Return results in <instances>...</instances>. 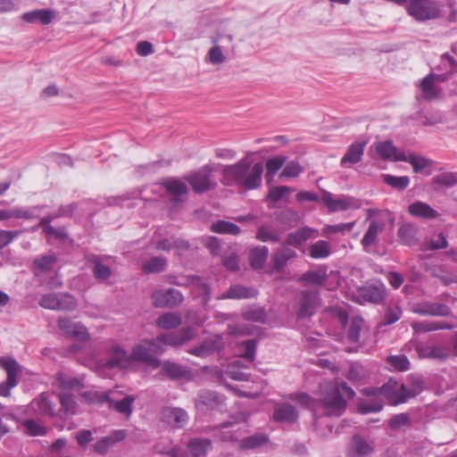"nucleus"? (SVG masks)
<instances>
[{
  "label": "nucleus",
  "instance_id": "obj_1",
  "mask_svg": "<svg viewBox=\"0 0 457 457\" xmlns=\"http://www.w3.org/2000/svg\"><path fill=\"white\" fill-rule=\"evenodd\" d=\"M263 167L261 162L251 166L247 159L235 164L226 165L222 170V184L225 186L242 185L246 189H254L262 184Z\"/></svg>",
  "mask_w": 457,
  "mask_h": 457
},
{
  "label": "nucleus",
  "instance_id": "obj_2",
  "mask_svg": "<svg viewBox=\"0 0 457 457\" xmlns=\"http://www.w3.org/2000/svg\"><path fill=\"white\" fill-rule=\"evenodd\" d=\"M345 395L349 399L355 396V392L346 382H337L334 386H327L320 396V403L326 416H341L347 406L344 398Z\"/></svg>",
  "mask_w": 457,
  "mask_h": 457
},
{
  "label": "nucleus",
  "instance_id": "obj_3",
  "mask_svg": "<svg viewBox=\"0 0 457 457\" xmlns=\"http://www.w3.org/2000/svg\"><path fill=\"white\" fill-rule=\"evenodd\" d=\"M195 337L194 328L187 327L176 332L162 333L155 338L146 340L145 342L152 346L154 353H162L167 347L181 346Z\"/></svg>",
  "mask_w": 457,
  "mask_h": 457
},
{
  "label": "nucleus",
  "instance_id": "obj_4",
  "mask_svg": "<svg viewBox=\"0 0 457 457\" xmlns=\"http://www.w3.org/2000/svg\"><path fill=\"white\" fill-rule=\"evenodd\" d=\"M215 170V166L208 163L187 175L185 179L189 183L195 193L202 194L216 187L217 183L212 176Z\"/></svg>",
  "mask_w": 457,
  "mask_h": 457
},
{
  "label": "nucleus",
  "instance_id": "obj_5",
  "mask_svg": "<svg viewBox=\"0 0 457 457\" xmlns=\"http://www.w3.org/2000/svg\"><path fill=\"white\" fill-rule=\"evenodd\" d=\"M403 383H400L393 378H390L382 386L378 388H365L363 393L370 395H377L378 394L383 395L390 404L398 405L406 403V397L403 393Z\"/></svg>",
  "mask_w": 457,
  "mask_h": 457
},
{
  "label": "nucleus",
  "instance_id": "obj_6",
  "mask_svg": "<svg viewBox=\"0 0 457 457\" xmlns=\"http://www.w3.org/2000/svg\"><path fill=\"white\" fill-rule=\"evenodd\" d=\"M386 296V289L385 285L378 281L368 282L365 285L359 287L355 292L356 302L360 303H380Z\"/></svg>",
  "mask_w": 457,
  "mask_h": 457
},
{
  "label": "nucleus",
  "instance_id": "obj_7",
  "mask_svg": "<svg viewBox=\"0 0 457 457\" xmlns=\"http://www.w3.org/2000/svg\"><path fill=\"white\" fill-rule=\"evenodd\" d=\"M407 12L418 21L436 19L440 14L439 8L433 0H410Z\"/></svg>",
  "mask_w": 457,
  "mask_h": 457
},
{
  "label": "nucleus",
  "instance_id": "obj_8",
  "mask_svg": "<svg viewBox=\"0 0 457 457\" xmlns=\"http://www.w3.org/2000/svg\"><path fill=\"white\" fill-rule=\"evenodd\" d=\"M38 304L49 310L72 311L76 308L77 303L73 296L62 293H48L41 296Z\"/></svg>",
  "mask_w": 457,
  "mask_h": 457
},
{
  "label": "nucleus",
  "instance_id": "obj_9",
  "mask_svg": "<svg viewBox=\"0 0 457 457\" xmlns=\"http://www.w3.org/2000/svg\"><path fill=\"white\" fill-rule=\"evenodd\" d=\"M0 367L7 373L6 380L0 384V396L7 397L10 391L18 384L17 376L21 371V366L12 357L0 358Z\"/></svg>",
  "mask_w": 457,
  "mask_h": 457
},
{
  "label": "nucleus",
  "instance_id": "obj_10",
  "mask_svg": "<svg viewBox=\"0 0 457 457\" xmlns=\"http://www.w3.org/2000/svg\"><path fill=\"white\" fill-rule=\"evenodd\" d=\"M153 305L157 308H173L179 305L183 300V295L175 288L156 290L151 295Z\"/></svg>",
  "mask_w": 457,
  "mask_h": 457
},
{
  "label": "nucleus",
  "instance_id": "obj_11",
  "mask_svg": "<svg viewBox=\"0 0 457 457\" xmlns=\"http://www.w3.org/2000/svg\"><path fill=\"white\" fill-rule=\"evenodd\" d=\"M320 200L330 212L346 211L350 208L359 209L361 206L359 201L353 197L342 195L335 198L330 192L325 190L322 191Z\"/></svg>",
  "mask_w": 457,
  "mask_h": 457
},
{
  "label": "nucleus",
  "instance_id": "obj_12",
  "mask_svg": "<svg viewBox=\"0 0 457 457\" xmlns=\"http://www.w3.org/2000/svg\"><path fill=\"white\" fill-rule=\"evenodd\" d=\"M188 420L187 412L180 407L166 406L161 411V421L173 429L184 428Z\"/></svg>",
  "mask_w": 457,
  "mask_h": 457
},
{
  "label": "nucleus",
  "instance_id": "obj_13",
  "mask_svg": "<svg viewBox=\"0 0 457 457\" xmlns=\"http://www.w3.org/2000/svg\"><path fill=\"white\" fill-rule=\"evenodd\" d=\"M83 396L88 397L89 401H94L92 396H95L97 397L99 402H107L110 408L127 417H129L132 413V404L135 402V398L131 395H127L120 401H113L108 395H98L96 393L92 392H85Z\"/></svg>",
  "mask_w": 457,
  "mask_h": 457
},
{
  "label": "nucleus",
  "instance_id": "obj_14",
  "mask_svg": "<svg viewBox=\"0 0 457 457\" xmlns=\"http://www.w3.org/2000/svg\"><path fill=\"white\" fill-rule=\"evenodd\" d=\"M320 303V298L317 291L306 290L301 294L300 307L297 316L300 319L312 316Z\"/></svg>",
  "mask_w": 457,
  "mask_h": 457
},
{
  "label": "nucleus",
  "instance_id": "obj_15",
  "mask_svg": "<svg viewBox=\"0 0 457 457\" xmlns=\"http://www.w3.org/2000/svg\"><path fill=\"white\" fill-rule=\"evenodd\" d=\"M414 313L423 316L446 317L451 314L448 305L434 302L418 303L412 307Z\"/></svg>",
  "mask_w": 457,
  "mask_h": 457
},
{
  "label": "nucleus",
  "instance_id": "obj_16",
  "mask_svg": "<svg viewBox=\"0 0 457 457\" xmlns=\"http://www.w3.org/2000/svg\"><path fill=\"white\" fill-rule=\"evenodd\" d=\"M58 328L70 337L85 341L88 338V332L85 326L79 322H74L68 318H60Z\"/></svg>",
  "mask_w": 457,
  "mask_h": 457
},
{
  "label": "nucleus",
  "instance_id": "obj_17",
  "mask_svg": "<svg viewBox=\"0 0 457 457\" xmlns=\"http://www.w3.org/2000/svg\"><path fill=\"white\" fill-rule=\"evenodd\" d=\"M105 365L112 369H126L131 365L130 353L119 345H114L108 351V359Z\"/></svg>",
  "mask_w": 457,
  "mask_h": 457
},
{
  "label": "nucleus",
  "instance_id": "obj_18",
  "mask_svg": "<svg viewBox=\"0 0 457 457\" xmlns=\"http://www.w3.org/2000/svg\"><path fill=\"white\" fill-rule=\"evenodd\" d=\"M223 38L226 39L229 44H231L233 41V36L231 34L224 36L220 33H219L216 37H212L211 39V42L214 46L208 51L206 59L212 64H221L226 61V58L221 50V46L219 45Z\"/></svg>",
  "mask_w": 457,
  "mask_h": 457
},
{
  "label": "nucleus",
  "instance_id": "obj_19",
  "mask_svg": "<svg viewBox=\"0 0 457 457\" xmlns=\"http://www.w3.org/2000/svg\"><path fill=\"white\" fill-rule=\"evenodd\" d=\"M296 257L297 253L295 250L282 244L271 256L272 267L276 271H282L287 262Z\"/></svg>",
  "mask_w": 457,
  "mask_h": 457
},
{
  "label": "nucleus",
  "instance_id": "obj_20",
  "mask_svg": "<svg viewBox=\"0 0 457 457\" xmlns=\"http://www.w3.org/2000/svg\"><path fill=\"white\" fill-rule=\"evenodd\" d=\"M151 351L153 352L152 348L149 349L140 344L136 345L132 348V352L130 353L131 363L135 361H137L152 368L159 367L161 365V361L154 356L151 353Z\"/></svg>",
  "mask_w": 457,
  "mask_h": 457
},
{
  "label": "nucleus",
  "instance_id": "obj_21",
  "mask_svg": "<svg viewBox=\"0 0 457 457\" xmlns=\"http://www.w3.org/2000/svg\"><path fill=\"white\" fill-rule=\"evenodd\" d=\"M366 144V141H356L349 145L340 161V165L345 168L358 163L361 160Z\"/></svg>",
  "mask_w": 457,
  "mask_h": 457
},
{
  "label": "nucleus",
  "instance_id": "obj_22",
  "mask_svg": "<svg viewBox=\"0 0 457 457\" xmlns=\"http://www.w3.org/2000/svg\"><path fill=\"white\" fill-rule=\"evenodd\" d=\"M273 419L277 422L293 423L297 420L295 408L288 403H277L274 406Z\"/></svg>",
  "mask_w": 457,
  "mask_h": 457
},
{
  "label": "nucleus",
  "instance_id": "obj_23",
  "mask_svg": "<svg viewBox=\"0 0 457 457\" xmlns=\"http://www.w3.org/2000/svg\"><path fill=\"white\" fill-rule=\"evenodd\" d=\"M167 192L172 196L175 203L182 202V196L187 195L188 188L185 182L179 179L170 178L162 182Z\"/></svg>",
  "mask_w": 457,
  "mask_h": 457
},
{
  "label": "nucleus",
  "instance_id": "obj_24",
  "mask_svg": "<svg viewBox=\"0 0 457 457\" xmlns=\"http://www.w3.org/2000/svg\"><path fill=\"white\" fill-rule=\"evenodd\" d=\"M415 349L420 358L444 361L448 357L447 351L445 348L437 345H430L419 343L416 345Z\"/></svg>",
  "mask_w": 457,
  "mask_h": 457
},
{
  "label": "nucleus",
  "instance_id": "obj_25",
  "mask_svg": "<svg viewBox=\"0 0 457 457\" xmlns=\"http://www.w3.org/2000/svg\"><path fill=\"white\" fill-rule=\"evenodd\" d=\"M221 347V340L219 337L204 340L201 345L190 348L187 352L200 358H205L213 354Z\"/></svg>",
  "mask_w": 457,
  "mask_h": 457
},
{
  "label": "nucleus",
  "instance_id": "obj_26",
  "mask_svg": "<svg viewBox=\"0 0 457 457\" xmlns=\"http://www.w3.org/2000/svg\"><path fill=\"white\" fill-rule=\"evenodd\" d=\"M55 16V12L51 9H37L23 13L22 20L28 23L39 22L42 25L50 24Z\"/></svg>",
  "mask_w": 457,
  "mask_h": 457
},
{
  "label": "nucleus",
  "instance_id": "obj_27",
  "mask_svg": "<svg viewBox=\"0 0 457 457\" xmlns=\"http://www.w3.org/2000/svg\"><path fill=\"white\" fill-rule=\"evenodd\" d=\"M105 258L107 257L94 253H88L86 255L87 262L94 264L92 271L95 278L100 280L108 279L112 275L111 269L103 263V261Z\"/></svg>",
  "mask_w": 457,
  "mask_h": 457
},
{
  "label": "nucleus",
  "instance_id": "obj_28",
  "mask_svg": "<svg viewBox=\"0 0 457 457\" xmlns=\"http://www.w3.org/2000/svg\"><path fill=\"white\" fill-rule=\"evenodd\" d=\"M409 213L417 218L434 220L439 216L437 211L433 209L429 204L416 201L411 204L408 207Z\"/></svg>",
  "mask_w": 457,
  "mask_h": 457
},
{
  "label": "nucleus",
  "instance_id": "obj_29",
  "mask_svg": "<svg viewBox=\"0 0 457 457\" xmlns=\"http://www.w3.org/2000/svg\"><path fill=\"white\" fill-rule=\"evenodd\" d=\"M314 232L315 230L309 227L301 228L294 232L289 233L283 244L288 247H300L308 239L312 237V234Z\"/></svg>",
  "mask_w": 457,
  "mask_h": 457
},
{
  "label": "nucleus",
  "instance_id": "obj_30",
  "mask_svg": "<svg viewBox=\"0 0 457 457\" xmlns=\"http://www.w3.org/2000/svg\"><path fill=\"white\" fill-rule=\"evenodd\" d=\"M160 366L161 373L170 379H179L186 378L190 374L187 368L176 362L166 361L163 363L161 362Z\"/></svg>",
  "mask_w": 457,
  "mask_h": 457
},
{
  "label": "nucleus",
  "instance_id": "obj_31",
  "mask_svg": "<svg viewBox=\"0 0 457 457\" xmlns=\"http://www.w3.org/2000/svg\"><path fill=\"white\" fill-rule=\"evenodd\" d=\"M212 447V444L209 438L194 437L187 444L188 451L193 457H205Z\"/></svg>",
  "mask_w": 457,
  "mask_h": 457
},
{
  "label": "nucleus",
  "instance_id": "obj_32",
  "mask_svg": "<svg viewBox=\"0 0 457 457\" xmlns=\"http://www.w3.org/2000/svg\"><path fill=\"white\" fill-rule=\"evenodd\" d=\"M31 408L41 415L54 416V404L51 401L50 396L45 393L41 394L38 397L34 399L31 403Z\"/></svg>",
  "mask_w": 457,
  "mask_h": 457
},
{
  "label": "nucleus",
  "instance_id": "obj_33",
  "mask_svg": "<svg viewBox=\"0 0 457 457\" xmlns=\"http://www.w3.org/2000/svg\"><path fill=\"white\" fill-rule=\"evenodd\" d=\"M396 162H409L415 173L421 172L424 169L429 167L432 162L429 159L421 155H418L414 153H411L409 155H406L405 154H399L396 157Z\"/></svg>",
  "mask_w": 457,
  "mask_h": 457
},
{
  "label": "nucleus",
  "instance_id": "obj_34",
  "mask_svg": "<svg viewBox=\"0 0 457 457\" xmlns=\"http://www.w3.org/2000/svg\"><path fill=\"white\" fill-rule=\"evenodd\" d=\"M257 291L252 287H246L241 285H233L228 291L222 294L219 299H246L254 297Z\"/></svg>",
  "mask_w": 457,
  "mask_h": 457
},
{
  "label": "nucleus",
  "instance_id": "obj_35",
  "mask_svg": "<svg viewBox=\"0 0 457 457\" xmlns=\"http://www.w3.org/2000/svg\"><path fill=\"white\" fill-rule=\"evenodd\" d=\"M373 453V446L360 436H354L349 457H369Z\"/></svg>",
  "mask_w": 457,
  "mask_h": 457
},
{
  "label": "nucleus",
  "instance_id": "obj_36",
  "mask_svg": "<svg viewBox=\"0 0 457 457\" xmlns=\"http://www.w3.org/2000/svg\"><path fill=\"white\" fill-rule=\"evenodd\" d=\"M411 326L414 332L418 334L440 329H451L453 328L451 324L436 320L414 321Z\"/></svg>",
  "mask_w": 457,
  "mask_h": 457
},
{
  "label": "nucleus",
  "instance_id": "obj_37",
  "mask_svg": "<svg viewBox=\"0 0 457 457\" xmlns=\"http://www.w3.org/2000/svg\"><path fill=\"white\" fill-rule=\"evenodd\" d=\"M223 403L222 397L216 392L203 390L201 391L196 398V405L205 406L208 409L218 408Z\"/></svg>",
  "mask_w": 457,
  "mask_h": 457
},
{
  "label": "nucleus",
  "instance_id": "obj_38",
  "mask_svg": "<svg viewBox=\"0 0 457 457\" xmlns=\"http://www.w3.org/2000/svg\"><path fill=\"white\" fill-rule=\"evenodd\" d=\"M168 261L163 256H153L141 264V270L145 274L161 273L167 268Z\"/></svg>",
  "mask_w": 457,
  "mask_h": 457
},
{
  "label": "nucleus",
  "instance_id": "obj_39",
  "mask_svg": "<svg viewBox=\"0 0 457 457\" xmlns=\"http://www.w3.org/2000/svg\"><path fill=\"white\" fill-rule=\"evenodd\" d=\"M403 386L407 402L409 399L419 395L424 390L425 385L420 376H411L406 383H403Z\"/></svg>",
  "mask_w": 457,
  "mask_h": 457
},
{
  "label": "nucleus",
  "instance_id": "obj_40",
  "mask_svg": "<svg viewBox=\"0 0 457 457\" xmlns=\"http://www.w3.org/2000/svg\"><path fill=\"white\" fill-rule=\"evenodd\" d=\"M182 323L181 315L179 312H169L162 314L156 320V325L162 329L179 328Z\"/></svg>",
  "mask_w": 457,
  "mask_h": 457
},
{
  "label": "nucleus",
  "instance_id": "obj_41",
  "mask_svg": "<svg viewBox=\"0 0 457 457\" xmlns=\"http://www.w3.org/2000/svg\"><path fill=\"white\" fill-rule=\"evenodd\" d=\"M385 224L383 221L371 220L369 228L361 239V245L366 249L376 242L378 235L384 230Z\"/></svg>",
  "mask_w": 457,
  "mask_h": 457
},
{
  "label": "nucleus",
  "instance_id": "obj_42",
  "mask_svg": "<svg viewBox=\"0 0 457 457\" xmlns=\"http://www.w3.org/2000/svg\"><path fill=\"white\" fill-rule=\"evenodd\" d=\"M327 279L328 274L326 268H320L317 270H311L303 273L299 280L305 284L321 287L326 283Z\"/></svg>",
  "mask_w": 457,
  "mask_h": 457
},
{
  "label": "nucleus",
  "instance_id": "obj_43",
  "mask_svg": "<svg viewBox=\"0 0 457 457\" xmlns=\"http://www.w3.org/2000/svg\"><path fill=\"white\" fill-rule=\"evenodd\" d=\"M420 88L422 92V97L425 100H433L439 98L442 95L441 89L436 87V84L433 82L432 77L427 75L420 82Z\"/></svg>",
  "mask_w": 457,
  "mask_h": 457
},
{
  "label": "nucleus",
  "instance_id": "obj_44",
  "mask_svg": "<svg viewBox=\"0 0 457 457\" xmlns=\"http://www.w3.org/2000/svg\"><path fill=\"white\" fill-rule=\"evenodd\" d=\"M377 154L385 160L396 161L399 154H403L404 152L398 151L391 141H383L376 145Z\"/></svg>",
  "mask_w": 457,
  "mask_h": 457
},
{
  "label": "nucleus",
  "instance_id": "obj_45",
  "mask_svg": "<svg viewBox=\"0 0 457 457\" xmlns=\"http://www.w3.org/2000/svg\"><path fill=\"white\" fill-rule=\"evenodd\" d=\"M269 249L267 246H257L250 253L249 259L251 266L255 269H262L268 258Z\"/></svg>",
  "mask_w": 457,
  "mask_h": 457
},
{
  "label": "nucleus",
  "instance_id": "obj_46",
  "mask_svg": "<svg viewBox=\"0 0 457 457\" xmlns=\"http://www.w3.org/2000/svg\"><path fill=\"white\" fill-rule=\"evenodd\" d=\"M269 440L267 435L262 433L254 434L240 440L239 446L243 450L254 449L266 444Z\"/></svg>",
  "mask_w": 457,
  "mask_h": 457
},
{
  "label": "nucleus",
  "instance_id": "obj_47",
  "mask_svg": "<svg viewBox=\"0 0 457 457\" xmlns=\"http://www.w3.org/2000/svg\"><path fill=\"white\" fill-rule=\"evenodd\" d=\"M331 253L330 245L325 240H319L309 246V255L312 259H325Z\"/></svg>",
  "mask_w": 457,
  "mask_h": 457
},
{
  "label": "nucleus",
  "instance_id": "obj_48",
  "mask_svg": "<svg viewBox=\"0 0 457 457\" xmlns=\"http://www.w3.org/2000/svg\"><path fill=\"white\" fill-rule=\"evenodd\" d=\"M211 229L218 234L237 236L240 233V228L236 223L222 220L213 222L211 226Z\"/></svg>",
  "mask_w": 457,
  "mask_h": 457
},
{
  "label": "nucleus",
  "instance_id": "obj_49",
  "mask_svg": "<svg viewBox=\"0 0 457 457\" xmlns=\"http://www.w3.org/2000/svg\"><path fill=\"white\" fill-rule=\"evenodd\" d=\"M58 397L63 413L67 416L75 414L78 404L74 396L70 393L62 392Z\"/></svg>",
  "mask_w": 457,
  "mask_h": 457
},
{
  "label": "nucleus",
  "instance_id": "obj_50",
  "mask_svg": "<svg viewBox=\"0 0 457 457\" xmlns=\"http://www.w3.org/2000/svg\"><path fill=\"white\" fill-rule=\"evenodd\" d=\"M397 235L402 243L406 245H413L417 242L416 228L411 224L402 225L398 229Z\"/></svg>",
  "mask_w": 457,
  "mask_h": 457
},
{
  "label": "nucleus",
  "instance_id": "obj_51",
  "mask_svg": "<svg viewBox=\"0 0 457 457\" xmlns=\"http://www.w3.org/2000/svg\"><path fill=\"white\" fill-rule=\"evenodd\" d=\"M368 371L360 363H352L345 375L347 379L353 383L363 382L368 378Z\"/></svg>",
  "mask_w": 457,
  "mask_h": 457
},
{
  "label": "nucleus",
  "instance_id": "obj_52",
  "mask_svg": "<svg viewBox=\"0 0 457 457\" xmlns=\"http://www.w3.org/2000/svg\"><path fill=\"white\" fill-rule=\"evenodd\" d=\"M364 325V320L360 316H355L351 320L350 327L347 332L348 341L358 343L360 341V333Z\"/></svg>",
  "mask_w": 457,
  "mask_h": 457
},
{
  "label": "nucleus",
  "instance_id": "obj_53",
  "mask_svg": "<svg viewBox=\"0 0 457 457\" xmlns=\"http://www.w3.org/2000/svg\"><path fill=\"white\" fill-rule=\"evenodd\" d=\"M41 206L36 205L30 208L27 207H14L12 208L13 218L23 220H33L39 217V211Z\"/></svg>",
  "mask_w": 457,
  "mask_h": 457
},
{
  "label": "nucleus",
  "instance_id": "obj_54",
  "mask_svg": "<svg viewBox=\"0 0 457 457\" xmlns=\"http://www.w3.org/2000/svg\"><path fill=\"white\" fill-rule=\"evenodd\" d=\"M240 357L253 363L255 359L256 341L253 339L244 341L239 345Z\"/></svg>",
  "mask_w": 457,
  "mask_h": 457
},
{
  "label": "nucleus",
  "instance_id": "obj_55",
  "mask_svg": "<svg viewBox=\"0 0 457 457\" xmlns=\"http://www.w3.org/2000/svg\"><path fill=\"white\" fill-rule=\"evenodd\" d=\"M243 318L245 320L264 323L266 320L265 310L262 307L252 306L243 312Z\"/></svg>",
  "mask_w": 457,
  "mask_h": 457
},
{
  "label": "nucleus",
  "instance_id": "obj_56",
  "mask_svg": "<svg viewBox=\"0 0 457 457\" xmlns=\"http://www.w3.org/2000/svg\"><path fill=\"white\" fill-rule=\"evenodd\" d=\"M383 181L386 185H388L397 190H401V191L404 190L410 184L409 177H407V176L396 177V176H393L390 174H384Z\"/></svg>",
  "mask_w": 457,
  "mask_h": 457
},
{
  "label": "nucleus",
  "instance_id": "obj_57",
  "mask_svg": "<svg viewBox=\"0 0 457 457\" xmlns=\"http://www.w3.org/2000/svg\"><path fill=\"white\" fill-rule=\"evenodd\" d=\"M433 184L452 187L457 185V173L454 172H443L438 175H436L432 179Z\"/></svg>",
  "mask_w": 457,
  "mask_h": 457
},
{
  "label": "nucleus",
  "instance_id": "obj_58",
  "mask_svg": "<svg viewBox=\"0 0 457 457\" xmlns=\"http://www.w3.org/2000/svg\"><path fill=\"white\" fill-rule=\"evenodd\" d=\"M23 427L29 436H37L46 434V428L40 422L34 420H26L23 422Z\"/></svg>",
  "mask_w": 457,
  "mask_h": 457
},
{
  "label": "nucleus",
  "instance_id": "obj_59",
  "mask_svg": "<svg viewBox=\"0 0 457 457\" xmlns=\"http://www.w3.org/2000/svg\"><path fill=\"white\" fill-rule=\"evenodd\" d=\"M278 220L287 226L292 227L297 224L298 213L291 209L280 212L277 216Z\"/></svg>",
  "mask_w": 457,
  "mask_h": 457
},
{
  "label": "nucleus",
  "instance_id": "obj_60",
  "mask_svg": "<svg viewBox=\"0 0 457 457\" xmlns=\"http://www.w3.org/2000/svg\"><path fill=\"white\" fill-rule=\"evenodd\" d=\"M286 161L287 157L283 155H278L268 159L266 162L267 174L272 177L282 168Z\"/></svg>",
  "mask_w": 457,
  "mask_h": 457
},
{
  "label": "nucleus",
  "instance_id": "obj_61",
  "mask_svg": "<svg viewBox=\"0 0 457 457\" xmlns=\"http://www.w3.org/2000/svg\"><path fill=\"white\" fill-rule=\"evenodd\" d=\"M389 426L392 429H400L402 428L411 427V417L408 413L394 415L389 421Z\"/></svg>",
  "mask_w": 457,
  "mask_h": 457
},
{
  "label": "nucleus",
  "instance_id": "obj_62",
  "mask_svg": "<svg viewBox=\"0 0 457 457\" xmlns=\"http://www.w3.org/2000/svg\"><path fill=\"white\" fill-rule=\"evenodd\" d=\"M387 362L398 371H405L410 367L409 359L404 354L389 356Z\"/></svg>",
  "mask_w": 457,
  "mask_h": 457
},
{
  "label": "nucleus",
  "instance_id": "obj_63",
  "mask_svg": "<svg viewBox=\"0 0 457 457\" xmlns=\"http://www.w3.org/2000/svg\"><path fill=\"white\" fill-rule=\"evenodd\" d=\"M226 374L228 378L237 381H248L251 377L250 373L244 370H239L236 364H228Z\"/></svg>",
  "mask_w": 457,
  "mask_h": 457
},
{
  "label": "nucleus",
  "instance_id": "obj_64",
  "mask_svg": "<svg viewBox=\"0 0 457 457\" xmlns=\"http://www.w3.org/2000/svg\"><path fill=\"white\" fill-rule=\"evenodd\" d=\"M447 245L448 243L446 237L443 233L436 235L434 237H431L425 243V248L427 250L445 249L447 247Z\"/></svg>",
  "mask_w": 457,
  "mask_h": 457
}]
</instances>
